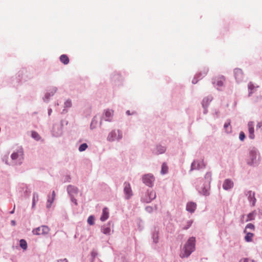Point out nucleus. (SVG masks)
<instances>
[{
    "instance_id": "nucleus-27",
    "label": "nucleus",
    "mask_w": 262,
    "mask_h": 262,
    "mask_svg": "<svg viewBox=\"0 0 262 262\" xmlns=\"http://www.w3.org/2000/svg\"><path fill=\"white\" fill-rule=\"evenodd\" d=\"M52 200L50 201V199L48 200V204L47 205V208H50L51 207V206L52 203L53 202V200L54 199V197L55 196V192L54 191H53L52 193Z\"/></svg>"
},
{
    "instance_id": "nucleus-48",
    "label": "nucleus",
    "mask_w": 262,
    "mask_h": 262,
    "mask_svg": "<svg viewBox=\"0 0 262 262\" xmlns=\"http://www.w3.org/2000/svg\"><path fill=\"white\" fill-rule=\"evenodd\" d=\"M14 209H15V206H14V208H13V210H11V211L10 212V213H11V214H13V213H14Z\"/></svg>"
},
{
    "instance_id": "nucleus-6",
    "label": "nucleus",
    "mask_w": 262,
    "mask_h": 262,
    "mask_svg": "<svg viewBox=\"0 0 262 262\" xmlns=\"http://www.w3.org/2000/svg\"><path fill=\"white\" fill-rule=\"evenodd\" d=\"M123 186V191L125 195V199L128 200L133 195L130 184L128 182H125L124 183Z\"/></svg>"
},
{
    "instance_id": "nucleus-17",
    "label": "nucleus",
    "mask_w": 262,
    "mask_h": 262,
    "mask_svg": "<svg viewBox=\"0 0 262 262\" xmlns=\"http://www.w3.org/2000/svg\"><path fill=\"white\" fill-rule=\"evenodd\" d=\"M104 116L106 121H111L113 116V111L106 110L105 111Z\"/></svg>"
},
{
    "instance_id": "nucleus-49",
    "label": "nucleus",
    "mask_w": 262,
    "mask_h": 262,
    "mask_svg": "<svg viewBox=\"0 0 262 262\" xmlns=\"http://www.w3.org/2000/svg\"><path fill=\"white\" fill-rule=\"evenodd\" d=\"M198 80H195V79H193L192 80V83H196L197 82Z\"/></svg>"
},
{
    "instance_id": "nucleus-31",
    "label": "nucleus",
    "mask_w": 262,
    "mask_h": 262,
    "mask_svg": "<svg viewBox=\"0 0 262 262\" xmlns=\"http://www.w3.org/2000/svg\"><path fill=\"white\" fill-rule=\"evenodd\" d=\"M224 126L227 133L231 132V126H230V122L225 123Z\"/></svg>"
},
{
    "instance_id": "nucleus-36",
    "label": "nucleus",
    "mask_w": 262,
    "mask_h": 262,
    "mask_svg": "<svg viewBox=\"0 0 262 262\" xmlns=\"http://www.w3.org/2000/svg\"><path fill=\"white\" fill-rule=\"evenodd\" d=\"M254 226L253 224L251 223L248 224L246 226V229H250L251 230H254Z\"/></svg>"
},
{
    "instance_id": "nucleus-33",
    "label": "nucleus",
    "mask_w": 262,
    "mask_h": 262,
    "mask_svg": "<svg viewBox=\"0 0 262 262\" xmlns=\"http://www.w3.org/2000/svg\"><path fill=\"white\" fill-rule=\"evenodd\" d=\"M94 217L93 215H91L88 219V223L90 225H93L94 224Z\"/></svg>"
},
{
    "instance_id": "nucleus-21",
    "label": "nucleus",
    "mask_w": 262,
    "mask_h": 262,
    "mask_svg": "<svg viewBox=\"0 0 262 262\" xmlns=\"http://www.w3.org/2000/svg\"><path fill=\"white\" fill-rule=\"evenodd\" d=\"M210 185L206 184V186L203 187L202 190V193L204 195H208L209 194V190L210 188Z\"/></svg>"
},
{
    "instance_id": "nucleus-10",
    "label": "nucleus",
    "mask_w": 262,
    "mask_h": 262,
    "mask_svg": "<svg viewBox=\"0 0 262 262\" xmlns=\"http://www.w3.org/2000/svg\"><path fill=\"white\" fill-rule=\"evenodd\" d=\"M67 191L70 196H73L78 193V189L76 187L70 185L67 187Z\"/></svg>"
},
{
    "instance_id": "nucleus-5",
    "label": "nucleus",
    "mask_w": 262,
    "mask_h": 262,
    "mask_svg": "<svg viewBox=\"0 0 262 262\" xmlns=\"http://www.w3.org/2000/svg\"><path fill=\"white\" fill-rule=\"evenodd\" d=\"M49 231L50 229L47 226L42 225L33 229L32 233L34 235H43L48 234Z\"/></svg>"
},
{
    "instance_id": "nucleus-20",
    "label": "nucleus",
    "mask_w": 262,
    "mask_h": 262,
    "mask_svg": "<svg viewBox=\"0 0 262 262\" xmlns=\"http://www.w3.org/2000/svg\"><path fill=\"white\" fill-rule=\"evenodd\" d=\"M166 148L165 147L161 145H158L157 146L156 150L155 151L157 154H161L165 152Z\"/></svg>"
},
{
    "instance_id": "nucleus-12",
    "label": "nucleus",
    "mask_w": 262,
    "mask_h": 262,
    "mask_svg": "<svg viewBox=\"0 0 262 262\" xmlns=\"http://www.w3.org/2000/svg\"><path fill=\"white\" fill-rule=\"evenodd\" d=\"M111 224V222H109L107 225H104L102 226L101 228V230L103 233L106 234V235H110L111 234V227L110 225Z\"/></svg>"
},
{
    "instance_id": "nucleus-29",
    "label": "nucleus",
    "mask_w": 262,
    "mask_h": 262,
    "mask_svg": "<svg viewBox=\"0 0 262 262\" xmlns=\"http://www.w3.org/2000/svg\"><path fill=\"white\" fill-rule=\"evenodd\" d=\"M211 101L208 98H204L202 101V105L204 107H206L208 106V103Z\"/></svg>"
},
{
    "instance_id": "nucleus-2",
    "label": "nucleus",
    "mask_w": 262,
    "mask_h": 262,
    "mask_svg": "<svg viewBox=\"0 0 262 262\" xmlns=\"http://www.w3.org/2000/svg\"><path fill=\"white\" fill-rule=\"evenodd\" d=\"M143 183L146 186L152 187L155 181L154 176L151 173L144 174L142 178Z\"/></svg>"
},
{
    "instance_id": "nucleus-50",
    "label": "nucleus",
    "mask_w": 262,
    "mask_h": 262,
    "mask_svg": "<svg viewBox=\"0 0 262 262\" xmlns=\"http://www.w3.org/2000/svg\"><path fill=\"white\" fill-rule=\"evenodd\" d=\"M126 114H127V115H130V113L129 111H127L126 112Z\"/></svg>"
},
{
    "instance_id": "nucleus-8",
    "label": "nucleus",
    "mask_w": 262,
    "mask_h": 262,
    "mask_svg": "<svg viewBox=\"0 0 262 262\" xmlns=\"http://www.w3.org/2000/svg\"><path fill=\"white\" fill-rule=\"evenodd\" d=\"M23 149L21 147H19L16 150V151H14L12 153L11 156V157L12 160H20L23 159Z\"/></svg>"
},
{
    "instance_id": "nucleus-13",
    "label": "nucleus",
    "mask_w": 262,
    "mask_h": 262,
    "mask_svg": "<svg viewBox=\"0 0 262 262\" xmlns=\"http://www.w3.org/2000/svg\"><path fill=\"white\" fill-rule=\"evenodd\" d=\"M233 186V182L230 179H226L223 183V187L225 190H229Z\"/></svg>"
},
{
    "instance_id": "nucleus-52",
    "label": "nucleus",
    "mask_w": 262,
    "mask_h": 262,
    "mask_svg": "<svg viewBox=\"0 0 262 262\" xmlns=\"http://www.w3.org/2000/svg\"><path fill=\"white\" fill-rule=\"evenodd\" d=\"M244 232L246 233V229L244 230Z\"/></svg>"
},
{
    "instance_id": "nucleus-3",
    "label": "nucleus",
    "mask_w": 262,
    "mask_h": 262,
    "mask_svg": "<svg viewBox=\"0 0 262 262\" xmlns=\"http://www.w3.org/2000/svg\"><path fill=\"white\" fill-rule=\"evenodd\" d=\"M156 197V194L154 191L151 190L149 191L147 190L145 195L142 197L141 200L143 202L148 203L154 200Z\"/></svg>"
},
{
    "instance_id": "nucleus-41",
    "label": "nucleus",
    "mask_w": 262,
    "mask_h": 262,
    "mask_svg": "<svg viewBox=\"0 0 262 262\" xmlns=\"http://www.w3.org/2000/svg\"><path fill=\"white\" fill-rule=\"evenodd\" d=\"M145 210H146V211L150 213V212H152V211H153V208L152 207H150V206H147L146 208H145Z\"/></svg>"
},
{
    "instance_id": "nucleus-32",
    "label": "nucleus",
    "mask_w": 262,
    "mask_h": 262,
    "mask_svg": "<svg viewBox=\"0 0 262 262\" xmlns=\"http://www.w3.org/2000/svg\"><path fill=\"white\" fill-rule=\"evenodd\" d=\"M168 172V167L167 165H162L161 173L162 174H165Z\"/></svg>"
},
{
    "instance_id": "nucleus-30",
    "label": "nucleus",
    "mask_w": 262,
    "mask_h": 262,
    "mask_svg": "<svg viewBox=\"0 0 262 262\" xmlns=\"http://www.w3.org/2000/svg\"><path fill=\"white\" fill-rule=\"evenodd\" d=\"M88 146L86 143H83L80 145L78 150L79 151L82 152L85 151L86 149L88 148Z\"/></svg>"
},
{
    "instance_id": "nucleus-37",
    "label": "nucleus",
    "mask_w": 262,
    "mask_h": 262,
    "mask_svg": "<svg viewBox=\"0 0 262 262\" xmlns=\"http://www.w3.org/2000/svg\"><path fill=\"white\" fill-rule=\"evenodd\" d=\"M245 138V135L244 132H241L239 134V138L241 141H243Z\"/></svg>"
},
{
    "instance_id": "nucleus-51",
    "label": "nucleus",
    "mask_w": 262,
    "mask_h": 262,
    "mask_svg": "<svg viewBox=\"0 0 262 262\" xmlns=\"http://www.w3.org/2000/svg\"><path fill=\"white\" fill-rule=\"evenodd\" d=\"M51 112H52L51 109L49 110V115L51 114Z\"/></svg>"
},
{
    "instance_id": "nucleus-43",
    "label": "nucleus",
    "mask_w": 262,
    "mask_h": 262,
    "mask_svg": "<svg viewBox=\"0 0 262 262\" xmlns=\"http://www.w3.org/2000/svg\"><path fill=\"white\" fill-rule=\"evenodd\" d=\"M254 86L252 83H249V84H248L249 89H250L251 91L254 89Z\"/></svg>"
},
{
    "instance_id": "nucleus-15",
    "label": "nucleus",
    "mask_w": 262,
    "mask_h": 262,
    "mask_svg": "<svg viewBox=\"0 0 262 262\" xmlns=\"http://www.w3.org/2000/svg\"><path fill=\"white\" fill-rule=\"evenodd\" d=\"M109 216L108 209L107 207H104L102 210V213L100 217V220L102 222L106 221Z\"/></svg>"
},
{
    "instance_id": "nucleus-34",
    "label": "nucleus",
    "mask_w": 262,
    "mask_h": 262,
    "mask_svg": "<svg viewBox=\"0 0 262 262\" xmlns=\"http://www.w3.org/2000/svg\"><path fill=\"white\" fill-rule=\"evenodd\" d=\"M32 137L36 140H39L40 138L39 134L37 132L34 131L32 132Z\"/></svg>"
},
{
    "instance_id": "nucleus-44",
    "label": "nucleus",
    "mask_w": 262,
    "mask_h": 262,
    "mask_svg": "<svg viewBox=\"0 0 262 262\" xmlns=\"http://www.w3.org/2000/svg\"><path fill=\"white\" fill-rule=\"evenodd\" d=\"M256 127L262 130V122L258 123Z\"/></svg>"
},
{
    "instance_id": "nucleus-4",
    "label": "nucleus",
    "mask_w": 262,
    "mask_h": 262,
    "mask_svg": "<svg viewBox=\"0 0 262 262\" xmlns=\"http://www.w3.org/2000/svg\"><path fill=\"white\" fill-rule=\"evenodd\" d=\"M122 137L121 132L119 130H114L111 132L107 137V140L110 141L119 140Z\"/></svg>"
},
{
    "instance_id": "nucleus-16",
    "label": "nucleus",
    "mask_w": 262,
    "mask_h": 262,
    "mask_svg": "<svg viewBox=\"0 0 262 262\" xmlns=\"http://www.w3.org/2000/svg\"><path fill=\"white\" fill-rule=\"evenodd\" d=\"M196 207V205L193 202H189L186 205V210L190 213H193Z\"/></svg>"
},
{
    "instance_id": "nucleus-14",
    "label": "nucleus",
    "mask_w": 262,
    "mask_h": 262,
    "mask_svg": "<svg viewBox=\"0 0 262 262\" xmlns=\"http://www.w3.org/2000/svg\"><path fill=\"white\" fill-rule=\"evenodd\" d=\"M248 130L249 133V138L253 139L254 138V123L253 122H250L248 123Z\"/></svg>"
},
{
    "instance_id": "nucleus-42",
    "label": "nucleus",
    "mask_w": 262,
    "mask_h": 262,
    "mask_svg": "<svg viewBox=\"0 0 262 262\" xmlns=\"http://www.w3.org/2000/svg\"><path fill=\"white\" fill-rule=\"evenodd\" d=\"M71 197V200L72 202H73L76 205H77V201L74 198V195L73 196H70Z\"/></svg>"
},
{
    "instance_id": "nucleus-11",
    "label": "nucleus",
    "mask_w": 262,
    "mask_h": 262,
    "mask_svg": "<svg viewBox=\"0 0 262 262\" xmlns=\"http://www.w3.org/2000/svg\"><path fill=\"white\" fill-rule=\"evenodd\" d=\"M246 195L248 196V200L252 202V205L254 206L256 201L255 198V193L252 192L251 191H248L246 193Z\"/></svg>"
},
{
    "instance_id": "nucleus-22",
    "label": "nucleus",
    "mask_w": 262,
    "mask_h": 262,
    "mask_svg": "<svg viewBox=\"0 0 262 262\" xmlns=\"http://www.w3.org/2000/svg\"><path fill=\"white\" fill-rule=\"evenodd\" d=\"M153 242L157 244L159 242V232L158 231H155L152 233V236Z\"/></svg>"
},
{
    "instance_id": "nucleus-45",
    "label": "nucleus",
    "mask_w": 262,
    "mask_h": 262,
    "mask_svg": "<svg viewBox=\"0 0 262 262\" xmlns=\"http://www.w3.org/2000/svg\"><path fill=\"white\" fill-rule=\"evenodd\" d=\"M57 262H68V260L66 258H64L63 259L58 260Z\"/></svg>"
},
{
    "instance_id": "nucleus-18",
    "label": "nucleus",
    "mask_w": 262,
    "mask_h": 262,
    "mask_svg": "<svg viewBox=\"0 0 262 262\" xmlns=\"http://www.w3.org/2000/svg\"><path fill=\"white\" fill-rule=\"evenodd\" d=\"M208 73V70L204 69L196 75L197 78L202 79Z\"/></svg>"
},
{
    "instance_id": "nucleus-40",
    "label": "nucleus",
    "mask_w": 262,
    "mask_h": 262,
    "mask_svg": "<svg viewBox=\"0 0 262 262\" xmlns=\"http://www.w3.org/2000/svg\"><path fill=\"white\" fill-rule=\"evenodd\" d=\"M240 262H254V261L253 260H251L249 258H246L241 260Z\"/></svg>"
},
{
    "instance_id": "nucleus-47",
    "label": "nucleus",
    "mask_w": 262,
    "mask_h": 262,
    "mask_svg": "<svg viewBox=\"0 0 262 262\" xmlns=\"http://www.w3.org/2000/svg\"><path fill=\"white\" fill-rule=\"evenodd\" d=\"M11 223L12 226H15L16 225V222L14 220H12L11 222Z\"/></svg>"
},
{
    "instance_id": "nucleus-39",
    "label": "nucleus",
    "mask_w": 262,
    "mask_h": 262,
    "mask_svg": "<svg viewBox=\"0 0 262 262\" xmlns=\"http://www.w3.org/2000/svg\"><path fill=\"white\" fill-rule=\"evenodd\" d=\"M200 165H191V169L190 170H192L195 169H199Z\"/></svg>"
},
{
    "instance_id": "nucleus-46",
    "label": "nucleus",
    "mask_w": 262,
    "mask_h": 262,
    "mask_svg": "<svg viewBox=\"0 0 262 262\" xmlns=\"http://www.w3.org/2000/svg\"><path fill=\"white\" fill-rule=\"evenodd\" d=\"M97 253L94 251H92L91 253V255L93 257H95V256L97 255Z\"/></svg>"
},
{
    "instance_id": "nucleus-19",
    "label": "nucleus",
    "mask_w": 262,
    "mask_h": 262,
    "mask_svg": "<svg viewBox=\"0 0 262 262\" xmlns=\"http://www.w3.org/2000/svg\"><path fill=\"white\" fill-rule=\"evenodd\" d=\"M60 60L64 64H67L69 62V57L65 54H63L60 56Z\"/></svg>"
},
{
    "instance_id": "nucleus-1",
    "label": "nucleus",
    "mask_w": 262,
    "mask_h": 262,
    "mask_svg": "<svg viewBox=\"0 0 262 262\" xmlns=\"http://www.w3.org/2000/svg\"><path fill=\"white\" fill-rule=\"evenodd\" d=\"M195 238L194 237H190L185 243L183 251L180 254L181 258L188 257L192 252L195 250Z\"/></svg>"
},
{
    "instance_id": "nucleus-26",
    "label": "nucleus",
    "mask_w": 262,
    "mask_h": 262,
    "mask_svg": "<svg viewBox=\"0 0 262 262\" xmlns=\"http://www.w3.org/2000/svg\"><path fill=\"white\" fill-rule=\"evenodd\" d=\"M19 245L20 247L23 249V250H26L27 248V244L26 241L25 239H20L19 241Z\"/></svg>"
},
{
    "instance_id": "nucleus-9",
    "label": "nucleus",
    "mask_w": 262,
    "mask_h": 262,
    "mask_svg": "<svg viewBox=\"0 0 262 262\" xmlns=\"http://www.w3.org/2000/svg\"><path fill=\"white\" fill-rule=\"evenodd\" d=\"M234 76L237 81H241L243 80L244 75L243 71L240 69H235L234 71Z\"/></svg>"
},
{
    "instance_id": "nucleus-38",
    "label": "nucleus",
    "mask_w": 262,
    "mask_h": 262,
    "mask_svg": "<svg viewBox=\"0 0 262 262\" xmlns=\"http://www.w3.org/2000/svg\"><path fill=\"white\" fill-rule=\"evenodd\" d=\"M66 107H70L72 106V102L70 100H67L65 102Z\"/></svg>"
},
{
    "instance_id": "nucleus-23",
    "label": "nucleus",
    "mask_w": 262,
    "mask_h": 262,
    "mask_svg": "<svg viewBox=\"0 0 262 262\" xmlns=\"http://www.w3.org/2000/svg\"><path fill=\"white\" fill-rule=\"evenodd\" d=\"M205 183L207 184L210 185L211 181V174L210 172H207L205 176Z\"/></svg>"
},
{
    "instance_id": "nucleus-28",
    "label": "nucleus",
    "mask_w": 262,
    "mask_h": 262,
    "mask_svg": "<svg viewBox=\"0 0 262 262\" xmlns=\"http://www.w3.org/2000/svg\"><path fill=\"white\" fill-rule=\"evenodd\" d=\"M38 200V194L34 192L33 193V197L32 199V208H34L35 205V202L36 201H37Z\"/></svg>"
},
{
    "instance_id": "nucleus-25",
    "label": "nucleus",
    "mask_w": 262,
    "mask_h": 262,
    "mask_svg": "<svg viewBox=\"0 0 262 262\" xmlns=\"http://www.w3.org/2000/svg\"><path fill=\"white\" fill-rule=\"evenodd\" d=\"M256 212L255 211H253L252 212L249 213L247 215L248 219L246 220V222L249 221H252L254 219V216L256 215Z\"/></svg>"
},
{
    "instance_id": "nucleus-7",
    "label": "nucleus",
    "mask_w": 262,
    "mask_h": 262,
    "mask_svg": "<svg viewBox=\"0 0 262 262\" xmlns=\"http://www.w3.org/2000/svg\"><path fill=\"white\" fill-rule=\"evenodd\" d=\"M225 81V78L224 76L222 75H219L215 77L213 79V84L215 87L219 89V88L223 86Z\"/></svg>"
},
{
    "instance_id": "nucleus-24",
    "label": "nucleus",
    "mask_w": 262,
    "mask_h": 262,
    "mask_svg": "<svg viewBox=\"0 0 262 262\" xmlns=\"http://www.w3.org/2000/svg\"><path fill=\"white\" fill-rule=\"evenodd\" d=\"M254 234L250 232H248L245 237V239L246 242H250L252 241V237Z\"/></svg>"
},
{
    "instance_id": "nucleus-35",
    "label": "nucleus",
    "mask_w": 262,
    "mask_h": 262,
    "mask_svg": "<svg viewBox=\"0 0 262 262\" xmlns=\"http://www.w3.org/2000/svg\"><path fill=\"white\" fill-rule=\"evenodd\" d=\"M193 221L192 220H190L187 222V225L184 227H183V230H187L192 225Z\"/></svg>"
}]
</instances>
